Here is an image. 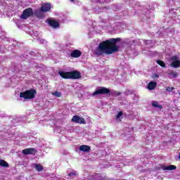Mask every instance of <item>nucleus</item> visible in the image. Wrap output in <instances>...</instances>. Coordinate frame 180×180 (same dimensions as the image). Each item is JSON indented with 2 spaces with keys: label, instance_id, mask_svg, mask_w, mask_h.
I'll return each instance as SVG.
<instances>
[{
  "label": "nucleus",
  "instance_id": "15",
  "mask_svg": "<svg viewBox=\"0 0 180 180\" xmlns=\"http://www.w3.org/2000/svg\"><path fill=\"white\" fill-rule=\"evenodd\" d=\"M0 167L8 168L9 167V164L4 160H0Z\"/></svg>",
  "mask_w": 180,
  "mask_h": 180
},
{
  "label": "nucleus",
  "instance_id": "28",
  "mask_svg": "<svg viewBox=\"0 0 180 180\" xmlns=\"http://www.w3.org/2000/svg\"><path fill=\"white\" fill-rule=\"evenodd\" d=\"M179 158L180 159V153L179 154Z\"/></svg>",
  "mask_w": 180,
  "mask_h": 180
},
{
  "label": "nucleus",
  "instance_id": "23",
  "mask_svg": "<svg viewBox=\"0 0 180 180\" xmlns=\"http://www.w3.org/2000/svg\"><path fill=\"white\" fill-rule=\"evenodd\" d=\"M35 15L37 16V18H41V13L37 12L35 13Z\"/></svg>",
  "mask_w": 180,
  "mask_h": 180
},
{
  "label": "nucleus",
  "instance_id": "2",
  "mask_svg": "<svg viewBox=\"0 0 180 180\" xmlns=\"http://www.w3.org/2000/svg\"><path fill=\"white\" fill-rule=\"evenodd\" d=\"M58 75H60L61 78H63V79H79V78H82L81 72L77 70L71 72L59 71Z\"/></svg>",
  "mask_w": 180,
  "mask_h": 180
},
{
  "label": "nucleus",
  "instance_id": "20",
  "mask_svg": "<svg viewBox=\"0 0 180 180\" xmlns=\"http://www.w3.org/2000/svg\"><path fill=\"white\" fill-rule=\"evenodd\" d=\"M122 116H123V111H120L117 115L115 117V119L117 120L119 119H120V117H122Z\"/></svg>",
  "mask_w": 180,
  "mask_h": 180
},
{
  "label": "nucleus",
  "instance_id": "3",
  "mask_svg": "<svg viewBox=\"0 0 180 180\" xmlns=\"http://www.w3.org/2000/svg\"><path fill=\"white\" fill-rule=\"evenodd\" d=\"M37 94V91H36V89H31L30 90L20 93V98H23L24 99H34Z\"/></svg>",
  "mask_w": 180,
  "mask_h": 180
},
{
  "label": "nucleus",
  "instance_id": "5",
  "mask_svg": "<svg viewBox=\"0 0 180 180\" xmlns=\"http://www.w3.org/2000/svg\"><path fill=\"white\" fill-rule=\"evenodd\" d=\"M110 90L106 87L101 86L98 89L93 93V96L96 95H109Z\"/></svg>",
  "mask_w": 180,
  "mask_h": 180
},
{
  "label": "nucleus",
  "instance_id": "25",
  "mask_svg": "<svg viewBox=\"0 0 180 180\" xmlns=\"http://www.w3.org/2000/svg\"><path fill=\"white\" fill-rule=\"evenodd\" d=\"M75 175H77V173L75 172H70L68 174V176H74Z\"/></svg>",
  "mask_w": 180,
  "mask_h": 180
},
{
  "label": "nucleus",
  "instance_id": "17",
  "mask_svg": "<svg viewBox=\"0 0 180 180\" xmlns=\"http://www.w3.org/2000/svg\"><path fill=\"white\" fill-rule=\"evenodd\" d=\"M152 106L153 108H158L159 109H162V105L158 104V101H152Z\"/></svg>",
  "mask_w": 180,
  "mask_h": 180
},
{
  "label": "nucleus",
  "instance_id": "1",
  "mask_svg": "<svg viewBox=\"0 0 180 180\" xmlns=\"http://www.w3.org/2000/svg\"><path fill=\"white\" fill-rule=\"evenodd\" d=\"M122 41L121 38H110L105 41H101L97 48L94 51V54L99 57L101 56H110V54H115L118 53L119 46L117 43Z\"/></svg>",
  "mask_w": 180,
  "mask_h": 180
},
{
  "label": "nucleus",
  "instance_id": "12",
  "mask_svg": "<svg viewBox=\"0 0 180 180\" xmlns=\"http://www.w3.org/2000/svg\"><path fill=\"white\" fill-rule=\"evenodd\" d=\"M79 150L84 153H89V151H91V147L87 145H82L79 146Z\"/></svg>",
  "mask_w": 180,
  "mask_h": 180
},
{
  "label": "nucleus",
  "instance_id": "10",
  "mask_svg": "<svg viewBox=\"0 0 180 180\" xmlns=\"http://www.w3.org/2000/svg\"><path fill=\"white\" fill-rule=\"evenodd\" d=\"M51 9V4L50 3L42 4L41 6V12H49Z\"/></svg>",
  "mask_w": 180,
  "mask_h": 180
},
{
  "label": "nucleus",
  "instance_id": "18",
  "mask_svg": "<svg viewBox=\"0 0 180 180\" xmlns=\"http://www.w3.org/2000/svg\"><path fill=\"white\" fill-rule=\"evenodd\" d=\"M157 64L160 65V67H162L163 68H165V63L161 60H156Z\"/></svg>",
  "mask_w": 180,
  "mask_h": 180
},
{
  "label": "nucleus",
  "instance_id": "11",
  "mask_svg": "<svg viewBox=\"0 0 180 180\" xmlns=\"http://www.w3.org/2000/svg\"><path fill=\"white\" fill-rule=\"evenodd\" d=\"M49 25H51L53 29H57V27H60V22L56 21V20H49L48 22Z\"/></svg>",
  "mask_w": 180,
  "mask_h": 180
},
{
  "label": "nucleus",
  "instance_id": "16",
  "mask_svg": "<svg viewBox=\"0 0 180 180\" xmlns=\"http://www.w3.org/2000/svg\"><path fill=\"white\" fill-rule=\"evenodd\" d=\"M34 168L37 171H38V172H41V171H43V169H44L43 166L40 164H34Z\"/></svg>",
  "mask_w": 180,
  "mask_h": 180
},
{
  "label": "nucleus",
  "instance_id": "13",
  "mask_svg": "<svg viewBox=\"0 0 180 180\" xmlns=\"http://www.w3.org/2000/svg\"><path fill=\"white\" fill-rule=\"evenodd\" d=\"M162 169L164 171H174L175 169H176V166L171 165H168V166H162Z\"/></svg>",
  "mask_w": 180,
  "mask_h": 180
},
{
  "label": "nucleus",
  "instance_id": "8",
  "mask_svg": "<svg viewBox=\"0 0 180 180\" xmlns=\"http://www.w3.org/2000/svg\"><path fill=\"white\" fill-rule=\"evenodd\" d=\"M172 61L171 66L174 68H179L180 67V60H178V56H174L171 58Z\"/></svg>",
  "mask_w": 180,
  "mask_h": 180
},
{
  "label": "nucleus",
  "instance_id": "9",
  "mask_svg": "<svg viewBox=\"0 0 180 180\" xmlns=\"http://www.w3.org/2000/svg\"><path fill=\"white\" fill-rule=\"evenodd\" d=\"M81 56H82V52L78 49L72 51L70 53V57L72 58H78V57H81Z\"/></svg>",
  "mask_w": 180,
  "mask_h": 180
},
{
  "label": "nucleus",
  "instance_id": "21",
  "mask_svg": "<svg viewBox=\"0 0 180 180\" xmlns=\"http://www.w3.org/2000/svg\"><path fill=\"white\" fill-rule=\"evenodd\" d=\"M170 75H172L174 77V78H176V77H178V73H176V72L174 71H172L169 73Z\"/></svg>",
  "mask_w": 180,
  "mask_h": 180
},
{
  "label": "nucleus",
  "instance_id": "24",
  "mask_svg": "<svg viewBox=\"0 0 180 180\" xmlns=\"http://www.w3.org/2000/svg\"><path fill=\"white\" fill-rule=\"evenodd\" d=\"M114 95H115L116 96H120V95H122V93L120 91H115L114 92Z\"/></svg>",
  "mask_w": 180,
  "mask_h": 180
},
{
  "label": "nucleus",
  "instance_id": "4",
  "mask_svg": "<svg viewBox=\"0 0 180 180\" xmlns=\"http://www.w3.org/2000/svg\"><path fill=\"white\" fill-rule=\"evenodd\" d=\"M34 15V13L33 12V8H27L23 10L22 13L20 15V19H23L25 20L26 19H29V18H32Z\"/></svg>",
  "mask_w": 180,
  "mask_h": 180
},
{
  "label": "nucleus",
  "instance_id": "27",
  "mask_svg": "<svg viewBox=\"0 0 180 180\" xmlns=\"http://www.w3.org/2000/svg\"><path fill=\"white\" fill-rule=\"evenodd\" d=\"M70 2H75V0H70Z\"/></svg>",
  "mask_w": 180,
  "mask_h": 180
},
{
  "label": "nucleus",
  "instance_id": "22",
  "mask_svg": "<svg viewBox=\"0 0 180 180\" xmlns=\"http://www.w3.org/2000/svg\"><path fill=\"white\" fill-rule=\"evenodd\" d=\"M174 89H175V88H174V87H171V86L166 87V91H167V92H172V91H174Z\"/></svg>",
  "mask_w": 180,
  "mask_h": 180
},
{
  "label": "nucleus",
  "instance_id": "6",
  "mask_svg": "<svg viewBox=\"0 0 180 180\" xmlns=\"http://www.w3.org/2000/svg\"><path fill=\"white\" fill-rule=\"evenodd\" d=\"M72 122H73V123H79L80 124H86L85 119L79 115H74L72 118Z\"/></svg>",
  "mask_w": 180,
  "mask_h": 180
},
{
  "label": "nucleus",
  "instance_id": "26",
  "mask_svg": "<svg viewBox=\"0 0 180 180\" xmlns=\"http://www.w3.org/2000/svg\"><path fill=\"white\" fill-rule=\"evenodd\" d=\"M155 76L156 78H159L158 75H155Z\"/></svg>",
  "mask_w": 180,
  "mask_h": 180
},
{
  "label": "nucleus",
  "instance_id": "19",
  "mask_svg": "<svg viewBox=\"0 0 180 180\" xmlns=\"http://www.w3.org/2000/svg\"><path fill=\"white\" fill-rule=\"evenodd\" d=\"M52 95L56 96V98H61V92L56 91L55 92L52 93Z\"/></svg>",
  "mask_w": 180,
  "mask_h": 180
},
{
  "label": "nucleus",
  "instance_id": "14",
  "mask_svg": "<svg viewBox=\"0 0 180 180\" xmlns=\"http://www.w3.org/2000/svg\"><path fill=\"white\" fill-rule=\"evenodd\" d=\"M156 86H157V82H150L148 85V89H149V91H153V89H155Z\"/></svg>",
  "mask_w": 180,
  "mask_h": 180
},
{
  "label": "nucleus",
  "instance_id": "7",
  "mask_svg": "<svg viewBox=\"0 0 180 180\" xmlns=\"http://www.w3.org/2000/svg\"><path fill=\"white\" fill-rule=\"evenodd\" d=\"M37 153V150L34 148H28L22 150V153L24 154V155H34Z\"/></svg>",
  "mask_w": 180,
  "mask_h": 180
}]
</instances>
